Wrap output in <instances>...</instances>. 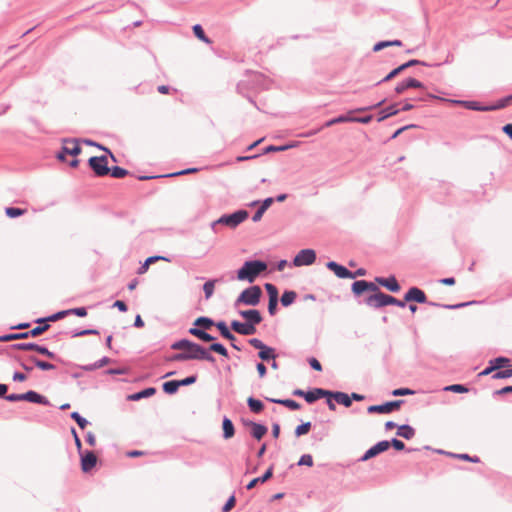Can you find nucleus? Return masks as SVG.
I'll return each mask as SVG.
<instances>
[{"label": "nucleus", "mask_w": 512, "mask_h": 512, "mask_svg": "<svg viewBox=\"0 0 512 512\" xmlns=\"http://www.w3.org/2000/svg\"><path fill=\"white\" fill-rule=\"evenodd\" d=\"M174 350H183V352L173 355L170 361H186V360H207L214 362V357L209 354L203 347L189 340H180L172 344Z\"/></svg>", "instance_id": "obj_1"}, {"label": "nucleus", "mask_w": 512, "mask_h": 512, "mask_svg": "<svg viewBox=\"0 0 512 512\" xmlns=\"http://www.w3.org/2000/svg\"><path fill=\"white\" fill-rule=\"evenodd\" d=\"M267 269V264L263 261H246L237 271V279L240 281L254 282L255 279Z\"/></svg>", "instance_id": "obj_2"}, {"label": "nucleus", "mask_w": 512, "mask_h": 512, "mask_svg": "<svg viewBox=\"0 0 512 512\" xmlns=\"http://www.w3.org/2000/svg\"><path fill=\"white\" fill-rule=\"evenodd\" d=\"M262 296V290L259 286H251L241 292L236 300V304H245L255 306L259 303Z\"/></svg>", "instance_id": "obj_3"}, {"label": "nucleus", "mask_w": 512, "mask_h": 512, "mask_svg": "<svg viewBox=\"0 0 512 512\" xmlns=\"http://www.w3.org/2000/svg\"><path fill=\"white\" fill-rule=\"evenodd\" d=\"M248 217V213L245 210H239L235 213H232L230 215H223L220 217L215 223L216 224H224L228 227L235 228L240 223H242L244 220H246Z\"/></svg>", "instance_id": "obj_4"}, {"label": "nucleus", "mask_w": 512, "mask_h": 512, "mask_svg": "<svg viewBox=\"0 0 512 512\" xmlns=\"http://www.w3.org/2000/svg\"><path fill=\"white\" fill-rule=\"evenodd\" d=\"M366 303L371 307L379 308L387 305H392V303H396V298L385 293H382L378 290L375 294L369 296L366 299Z\"/></svg>", "instance_id": "obj_5"}, {"label": "nucleus", "mask_w": 512, "mask_h": 512, "mask_svg": "<svg viewBox=\"0 0 512 512\" xmlns=\"http://www.w3.org/2000/svg\"><path fill=\"white\" fill-rule=\"evenodd\" d=\"M89 165L97 176H105L110 172L106 156L91 157Z\"/></svg>", "instance_id": "obj_6"}, {"label": "nucleus", "mask_w": 512, "mask_h": 512, "mask_svg": "<svg viewBox=\"0 0 512 512\" xmlns=\"http://www.w3.org/2000/svg\"><path fill=\"white\" fill-rule=\"evenodd\" d=\"M316 260V253L313 249H303L295 256L293 264L296 267L311 265Z\"/></svg>", "instance_id": "obj_7"}, {"label": "nucleus", "mask_w": 512, "mask_h": 512, "mask_svg": "<svg viewBox=\"0 0 512 512\" xmlns=\"http://www.w3.org/2000/svg\"><path fill=\"white\" fill-rule=\"evenodd\" d=\"M294 395L303 397L308 403H313L322 397H328L329 391L321 388H315L311 391L305 392L303 390H295Z\"/></svg>", "instance_id": "obj_8"}, {"label": "nucleus", "mask_w": 512, "mask_h": 512, "mask_svg": "<svg viewBox=\"0 0 512 512\" xmlns=\"http://www.w3.org/2000/svg\"><path fill=\"white\" fill-rule=\"evenodd\" d=\"M428 97H429V98H433V99H439V100L447 101V102L454 103V104H461V105H464V106H465L466 108H468V109H472V110H481V111H488V110H493V109L503 108V107H505L506 103L508 102V100H504L503 102H501V103H500L499 105H497V106H494V107H484V108H480V107L476 106V103H475V102L457 101V100H448V99L440 98V97L435 96V95H433V94H428Z\"/></svg>", "instance_id": "obj_9"}, {"label": "nucleus", "mask_w": 512, "mask_h": 512, "mask_svg": "<svg viewBox=\"0 0 512 512\" xmlns=\"http://www.w3.org/2000/svg\"><path fill=\"white\" fill-rule=\"evenodd\" d=\"M402 403V400H396L381 405H372L368 407L367 411L369 413L388 414L391 413L392 411L398 410Z\"/></svg>", "instance_id": "obj_10"}, {"label": "nucleus", "mask_w": 512, "mask_h": 512, "mask_svg": "<svg viewBox=\"0 0 512 512\" xmlns=\"http://www.w3.org/2000/svg\"><path fill=\"white\" fill-rule=\"evenodd\" d=\"M82 149L76 140L64 141L62 152L58 154L59 160H64L65 155L77 156L81 153Z\"/></svg>", "instance_id": "obj_11"}, {"label": "nucleus", "mask_w": 512, "mask_h": 512, "mask_svg": "<svg viewBox=\"0 0 512 512\" xmlns=\"http://www.w3.org/2000/svg\"><path fill=\"white\" fill-rule=\"evenodd\" d=\"M15 349L17 350H24V351H28V350H33V351H37L38 353L42 354V355H45L49 358H54L55 357V354L51 351H49L46 347H43V346H39L37 344H34V343H19V344H15L13 346Z\"/></svg>", "instance_id": "obj_12"}, {"label": "nucleus", "mask_w": 512, "mask_h": 512, "mask_svg": "<svg viewBox=\"0 0 512 512\" xmlns=\"http://www.w3.org/2000/svg\"><path fill=\"white\" fill-rule=\"evenodd\" d=\"M389 447H390L389 441L378 442L376 445H374L373 447H371L370 449H368L366 451V453L363 455L361 460L367 461L368 459L375 457L379 453L386 451Z\"/></svg>", "instance_id": "obj_13"}, {"label": "nucleus", "mask_w": 512, "mask_h": 512, "mask_svg": "<svg viewBox=\"0 0 512 512\" xmlns=\"http://www.w3.org/2000/svg\"><path fill=\"white\" fill-rule=\"evenodd\" d=\"M326 266L329 270L333 271L339 278H355V275H353L351 271H349L346 267L337 264L334 261L328 262Z\"/></svg>", "instance_id": "obj_14"}, {"label": "nucleus", "mask_w": 512, "mask_h": 512, "mask_svg": "<svg viewBox=\"0 0 512 512\" xmlns=\"http://www.w3.org/2000/svg\"><path fill=\"white\" fill-rule=\"evenodd\" d=\"M404 300L406 302L415 301L418 303H425L427 301V297L421 289L417 287H412L405 294Z\"/></svg>", "instance_id": "obj_15"}, {"label": "nucleus", "mask_w": 512, "mask_h": 512, "mask_svg": "<svg viewBox=\"0 0 512 512\" xmlns=\"http://www.w3.org/2000/svg\"><path fill=\"white\" fill-rule=\"evenodd\" d=\"M352 291L356 295H361L365 291H378V287L372 282H367L365 280H359V281H355L352 284Z\"/></svg>", "instance_id": "obj_16"}, {"label": "nucleus", "mask_w": 512, "mask_h": 512, "mask_svg": "<svg viewBox=\"0 0 512 512\" xmlns=\"http://www.w3.org/2000/svg\"><path fill=\"white\" fill-rule=\"evenodd\" d=\"M231 328L241 335H252L256 332V327L249 323H241L239 321H232Z\"/></svg>", "instance_id": "obj_17"}, {"label": "nucleus", "mask_w": 512, "mask_h": 512, "mask_svg": "<svg viewBox=\"0 0 512 512\" xmlns=\"http://www.w3.org/2000/svg\"><path fill=\"white\" fill-rule=\"evenodd\" d=\"M240 315L246 320V323H249L254 327L262 321L260 312L255 309L240 311Z\"/></svg>", "instance_id": "obj_18"}, {"label": "nucleus", "mask_w": 512, "mask_h": 512, "mask_svg": "<svg viewBox=\"0 0 512 512\" xmlns=\"http://www.w3.org/2000/svg\"><path fill=\"white\" fill-rule=\"evenodd\" d=\"M408 88H423V84L420 81H418L417 79L409 78V79L399 83L395 87V92L397 94H402Z\"/></svg>", "instance_id": "obj_19"}, {"label": "nucleus", "mask_w": 512, "mask_h": 512, "mask_svg": "<svg viewBox=\"0 0 512 512\" xmlns=\"http://www.w3.org/2000/svg\"><path fill=\"white\" fill-rule=\"evenodd\" d=\"M96 462V455L93 452H87L81 458V468L84 472H88L96 465Z\"/></svg>", "instance_id": "obj_20"}, {"label": "nucleus", "mask_w": 512, "mask_h": 512, "mask_svg": "<svg viewBox=\"0 0 512 512\" xmlns=\"http://www.w3.org/2000/svg\"><path fill=\"white\" fill-rule=\"evenodd\" d=\"M376 281L391 292H398L400 290V285L393 276L389 278H376Z\"/></svg>", "instance_id": "obj_21"}, {"label": "nucleus", "mask_w": 512, "mask_h": 512, "mask_svg": "<svg viewBox=\"0 0 512 512\" xmlns=\"http://www.w3.org/2000/svg\"><path fill=\"white\" fill-rule=\"evenodd\" d=\"M328 397H333V399L345 407H350L352 404L351 398L348 394L344 392H331L329 391Z\"/></svg>", "instance_id": "obj_22"}, {"label": "nucleus", "mask_w": 512, "mask_h": 512, "mask_svg": "<svg viewBox=\"0 0 512 512\" xmlns=\"http://www.w3.org/2000/svg\"><path fill=\"white\" fill-rule=\"evenodd\" d=\"M249 425L251 426V435L257 440L262 439L268 431L267 427L262 424L250 422Z\"/></svg>", "instance_id": "obj_23"}, {"label": "nucleus", "mask_w": 512, "mask_h": 512, "mask_svg": "<svg viewBox=\"0 0 512 512\" xmlns=\"http://www.w3.org/2000/svg\"><path fill=\"white\" fill-rule=\"evenodd\" d=\"M23 398L25 401H29L32 403H38V404H47L48 401L46 398L40 394H38L35 391H28L26 393H23Z\"/></svg>", "instance_id": "obj_24"}, {"label": "nucleus", "mask_w": 512, "mask_h": 512, "mask_svg": "<svg viewBox=\"0 0 512 512\" xmlns=\"http://www.w3.org/2000/svg\"><path fill=\"white\" fill-rule=\"evenodd\" d=\"M222 428H223V437L225 439H230L234 436L235 429H234V425L230 419H228V418L223 419Z\"/></svg>", "instance_id": "obj_25"}, {"label": "nucleus", "mask_w": 512, "mask_h": 512, "mask_svg": "<svg viewBox=\"0 0 512 512\" xmlns=\"http://www.w3.org/2000/svg\"><path fill=\"white\" fill-rule=\"evenodd\" d=\"M158 260L168 261V259L163 257V256H151V257H148L145 260V262L142 264V266L138 269L137 273L139 275L146 273L148 271V269H149V266L151 264H153L154 262L158 261Z\"/></svg>", "instance_id": "obj_26"}, {"label": "nucleus", "mask_w": 512, "mask_h": 512, "mask_svg": "<svg viewBox=\"0 0 512 512\" xmlns=\"http://www.w3.org/2000/svg\"><path fill=\"white\" fill-rule=\"evenodd\" d=\"M272 467H270L262 477L254 478L247 484V489H253L258 483H264L272 477Z\"/></svg>", "instance_id": "obj_27"}, {"label": "nucleus", "mask_w": 512, "mask_h": 512, "mask_svg": "<svg viewBox=\"0 0 512 512\" xmlns=\"http://www.w3.org/2000/svg\"><path fill=\"white\" fill-rule=\"evenodd\" d=\"M269 401L271 402H274V403H278V404H281L291 410H298L300 409V404L292 399H284V400H280V399H272V398H268Z\"/></svg>", "instance_id": "obj_28"}, {"label": "nucleus", "mask_w": 512, "mask_h": 512, "mask_svg": "<svg viewBox=\"0 0 512 512\" xmlns=\"http://www.w3.org/2000/svg\"><path fill=\"white\" fill-rule=\"evenodd\" d=\"M397 435L409 440L414 437L415 430L409 425H401L398 427Z\"/></svg>", "instance_id": "obj_29"}, {"label": "nucleus", "mask_w": 512, "mask_h": 512, "mask_svg": "<svg viewBox=\"0 0 512 512\" xmlns=\"http://www.w3.org/2000/svg\"><path fill=\"white\" fill-rule=\"evenodd\" d=\"M216 327L218 328V330L220 331L221 335L231 341V342H234L236 340L235 336L229 331L227 325L225 324V322H218L216 324Z\"/></svg>", "instance_id": "obj_30"}, {"label": "nucleus", "mask_w": 512, "mask_h": 512, "mask_svg": "<svg viewBox=\"0 0 512 512\" xmlns=\"http://www.w3.org/2000/svg\"><path fill=\"white\" fill-rule=\"evenodd\" d=\"M189 332L199 338L202 341L210 342L214 340V337L199 328H191Z\"/></svg>", "instance_id": "obj_31"}, {"label": "nucleus", "mask_w": 512, "mask_h": 512, "mask_svg": "<svg viewBox=\"0 0 512 512\" xmlns=\"http://www.w3.org/2000/svg\"><path fill=\"white\" fill-rule=\"evenodd\" d=\"M247 403L251 411H253L254 413H260L264 408L263 403L260 400H257L253 397H249L247 399Z\"/></svg>", "instance_id": "obj_32"}, {"label": "nucleus", "mask_w": 512, "mask_h": 512, "mask_svg": "<svg viewBox=\"0 0 512 512\" xmlns=\"http://www.w3.org/2000/svg\"><path fill=\"white\" fill-rule=\"evenodd\" d=\"M179 387H180V383H178V380L168 381V382H165L163 384V390L167 394H174V393H176L177 390L179 389Z\"/></svg>", "instance_id": "obj_33"}, {"label": "nucleus", "mask_w": 512, "mask_h": 512, "mask_svg": "<svg viewBox=\"0 0 512 512\" xmlns=\"http://www.w3.org/2000/svg\"><path fill=\"white\" fill-rule=\"evenodd\" d=\"M296 293L294 291H286L282 294L281 303L283 306H289L296 299Z\"/></svg>", "instance_id": "obj_34"}, {"label": "nucleus", "mask_w": 512, "mask_h": 512, "mask_svg": "<svg viewBox=\"0 0 512 512\" xmlns=\"http://www.w3.org/2000/svg\"><path fill=\"white\" fill-rule=\"evenodd\" d=\"M28 338V334L26 332L23 333H15V334H7L4 336H0V342H9L12 340L18 339H26Z\"/></svg>", "instance_id": "obj_35"}, {"label": "nucleus", "mask_w": 512, "mask_h": 512, "mask_svg": "<svg viewBox=\"0 0 512 512\" xmlns=\"http://www.w3.org/2000/svg\"><path fill=\"white\" fill-rule=\"evenodd\" d=\"M193 32H194L195 36L199 40H201V41H203L205 43H208V44L211 43L210 39L206 37V35L204 33V30L201 27V25H199V24L194 25L193 26Z\"/></svg>", "instance_id": "obj_36"}, {"label": "nucleus", "mask_w": 512, "mask_h": 512, "mask_svg": "<svg viewBox=\"0 0 512 512\" xmlns=\"http://www.w3.org/2000/svg\"><path fill=\"white\" fill-rule=\"evenodd\" d=\"M41 324L42 325L36 326L32 330L26 332L28 334V337L29 336H31V337L39 336L42 333L46 332L49 329V327H50L48 324H45V323L44 324L41 323Z\"/></svg>", "instance_id": "obj_37"}, {"label": "nucleus", "mask_w": 512, "mask_h": 512, "mask_svg": "<svg viewBox=\"0 0 512 512\" xmlns=\"http://www.w3.org/2000/svg\"><path fill=\"white\" fill-rule=\"evenodd\" d=\"M30 360L41 370H53L55 366L49 362L39 360L35 357H31Z\"/></svg>", "instance_id": "obj_38"}, {"label": "nucleus", "mask_w": 512, "mask_h": 512, "mask_svg": "<svg viewBox=\"0 0 512 512\" xmlns=\"http://www.w3.org/2000/svg\"><path fill=\"white\" fill-rule=\"evenodd\" d=\"M216 281L217 280H209L205 282V284L203 285V290L206 299H209L213 295Z\"/></svg>", "instance_id": "obj_39"}, {"label": "nucleus", "mask_w": 512, "mask_h": 512, "mask_svg": "<svg viewBox=\"0 0 512 512\" xmlns=\"http://www.w3.org/2000/svg\"><path fill=\"white\" fill-rule=\"evenodd\" d=\"M25 212H26L25 209H20V208H16V207H8L5 209L6 215L10 218L19 217L21 215H24Z\"/></svg>", "instance_id": "obj_40"}, {"label": "nucleus", "mask_w": 512, "mask_h": 512, "mask_svg": "<svg viewBox=\"0 0 512 512\" xmlns=\"http://www.w3.org/2000/svg\"><path fill=\"white\" fill-rule=\"evenodd\" d=\"M194 325L209 329L214 325V322L206 317H199L195 320Z\"/></svg>", "instance_id": "obj_41"}, {"label": "nucleus", "mask_w": 512, "mask_h": 512, "mask_svg": "<svg viewBox=\"0 0 512 512\" xmlns=\"http://www.w3.org/2000/svg\"><path fill=\"white\" fill-rule=\"evenodd\" d=\"M259 357L262 359V360H269L271 358H275V353H274V349L273 348H270L268 346L265 345V348L263 350H260L259 351Z\"/></svg>", "instance_id": "obj_42"}, {"label": "nucleus", "mask_w": 512, "mask_h": 512, "mask_svg": "<svg viewBox=\"0 0 512 512\" xmlns=\"http://www.w3.org/2000/svg\"><path fill=\"white\" fill-rule=\"evenodd\" d=\"M155 392H156L155 388H147V389H144L141 392L133 395L131 398L134 400H138L141 398L150 397V396L154 395Z\"/></svg>", "instance_id": "obj_43"}, {"label": "nucleus", "mask_w": 512, "mask_h": 512, "mask_svg": "<svg viewBox=\"0 0 512 512\" xmlns=\"http://www.w3.org/2000/svg\"><path fill=\"white\" fill-rule=\"evenodd\" d=\"M311 423L306 422L296 427L295 434L297 437L307 434L310 431Z\"/></svg>", "instance_id": "obj_44"}, {"label": "nucleus", "mask_w": 512, "mask_h": 512, "mask_svg": "<svg viewBox=\"0 0 512 512\" xmlns=\"http://www.w3.org/2000/svg\"><path fill=\"white\" fill-rule=\"evenodd\" d=\"M211 351L216 352L224 357L228 356L226 348L220 343H214L209 348Z\"/></svg>", "instance_id": "obj_45"}, {"label": "nucleus", "mask_w": 512, "mask_h": 512, "mask_svg": "<svg viewBox=\"0 0 512 512\" xmlns=\"http://www.w3.org/2000/svg\"><path fill=\"white\" fill-rule=\"evenodd\" d=\"M446 391H451L455 393H466L468 392V388L461 385V384H453L450 386L445 387Z\"/></svg>", "instance_id": "obj_46"}, {"label": "nucleus", "mask_w": 512, "mask_h": 512, "mask_svg": "<svg viewBox=\"0 0 512 512\" xmlns=\"http://www.w3.org/2000/svg\"><path fill=\"white\" fill-rule=\"evenodd\" d=\"M67 314H70V311H61V312H58L46 319H38L37 323H44L45 321H56V320L64 317Z\"/></svg>", "instance_id": "obj_47"}, {"label": "nucleus", "mask_w": 512, "mask_h": 512, "mask_svg": "<svg viewBox=\"0 0 512 512\" xmlns=\"http://www.w3.org/2000/svg\"><path fill=\"white\" fill-rule=\"evenodd\" d=\"M71 418L76 421V423L80 426L81 429H84L88 424L87 420L80 416L78 412H73L71 414Z\"/></svg>", "instance_id": "obj_48"}, {"label": "nucleus", "mask_w": 512, "mask_h": 512, "mask_svg": "<svg viewBox=\"0 0 512 512\" xmlns=\"http://www.w3.org/2000/svg\"><path fill=\"white\" fill-rule=\"evenodd\" d=\"M110 172L114 178H123L128 174L127 170L118 166L113 167Z\"/></svg>", "instance_id": "obj_49"}, {"label": "nucleus", "mask_w": 512, "mask_h": 512, "mask_svg": "<svg viewBox=\"0 0 512 512\" xmlns=\"http://www.w3.org/2000/svg\"><path fill=\"white\" fill-rule=\"evenodd\" d=\"M265 289L268 292L269 299H278V290L273 284L266 283Z\"/></svg>", "instance_id": "obj_50"}, {"label": "nucleus", "mask_w": 512, "mask_h": 512, "mask_svg": "<svg viewBox=\"0 0 512 512\" xmlns=\"http://www.w3.org/2000/svg\"><path fill=\"white\" fill-rule=\"evenodd\" d=\"M398 111L399 110L396 109L395 105L387 107L386 109L383 110V112H385V114H384V116H380L379 121H382V120L386 119L387 117L396 115L398 113Z\"/></svg>", "instance_id": "obj_51"}, {"label": "nucleus", "mask_w": 512, "mask_h": 512, "mask_svg": "<svg viewBox=\"0 0 512 512\" xmlns=\"http://www.w3.org/2000/svg\"><path fill=\"white\" fill-rule=\"evenodd\" d=\"M236 504V498L232 495L226 502V504L222 508V512H230Z\"/></svg>", "instance_id": "obj_52"}, {"label": "nucleus", "mask_w": 512, "mask_h": 512, "mask_svg": "<svg viewBox=\"0 0 512 512\" xmlns=\"http://www.w3.org/2000/svg\"><path fill=\"white\" fill-rule=\"evenodd\" d=\"M403 70H405V66H402L400 65L399 67L395 68L394 70H392L384 79L383 81H389L391 79H393L394 77H396L400 72H402Z\"/></svg>", "instance_id": "obj_53"}, {"label": "nucleus", "mask_w": 512, "mask_h": 512, "mask_svg": "<svg viewBox=\"0 0 512 512\" xmlns=\"http://www.w3.org/2000/svg\"><path fill=\"white\" fill-rule=\"evenodd\" d=\"M298 465H306V466H309L311 467L313 465V458L311 455L309 454H306V455H303L299 462H298Z\"/></svg>", "instance_id": "obj_54"}, {"label": "nucleus", "mask_w": 512, "mask_h": 512, "mask_svg": "<svg viewBox=\"0 0 512 512\" xmlns=\"http://www.w3.org/2000/svg\"><path fill=\"white\" fill-rule=\"evenodd\" d=\"M508 377H512V369L498 371L493 375V378H495V379L508 378Z\"/></svg>", "instance_id": "obj_55"}, {"label": "nucleus", "mask_w": 512, "mask_h": 512, "mask_svg": "<svg viewBox=\"0 0 512 512\" xmlns=\"http://www.w3.org/2000/svg\"><path fill=\"white\" fill-rule=\"evenodd\" d=\"M414 392L408 388H399V389H395L392 394L394 396H403V395H411L413 394Z\"/></svg>", "instance_id": "obj_56"}, {"label": "nucleus", "mask_w": 512, "mask_h": 512, "mask_svg": "<svg viewBox=\"0 0 512 512\" xmlns=\"http://www.w3.org/2000/svg\"><path fill=\"white\" fill-rule=\"evenodd\" d=\"M110 362V359L107 358V357H103L101 360H99L97 363H95L94 365L92 366H89L88 369L92 370V369H97V368H101L105 365H107L108 363Z\"/></svg>", "instance_id": "obj_57"}, {"label": "nucleus", "mask_w": 512, "mask_h": 512, "mask_svg": "<svg viewBox=\"0 0 512 512\" xmlns=\"http://www.w3.org/2000/svg\"><path fill=\"white\" fill-rule=\"evenodd\" d=\"M249 343L251 346H253L254 348L259 349V350H263L265 348V344L257 338L250 339Z\"/></svg>", "instance_id": "obj_58"}, {"label": "nucleus", "mask_w": 512, "mask_h": 512, "mask_svg": "<svg viewBox=\"0 0 512 512\" xmlns=\"http://www.w3.org/2000/svg\"><path fill=\"white\" fill-rule=\"evenodd\" d=\"M278 299H269L268 303V311L271 315H274L276 313Z\"/></svg>", "instance_id": "obj_59"}, {"label": "nucleus", "mask_w": 512, "mask_h": 512, "mask_svg": "<svg viewBox=\"0 0 512 512\" xmlns=\"http://www.w3.org/2000/svg\"><path fill=\"white\" fill-rule=\"evenodd\" d=\"M309 364L314 370L322 371V365L316 358H310Z\"/></svg>", "instance_id": "obj_60"}, {"label": "nucleus", "mask_w": 512, "mask_h": 512, "mask_svg": "<svg viewBox=\"0 0 512 512\" xmlns=\"http://www.w3.org/2000/svg\"><path fill=\"white\" fill-rule=\"evenodd\" d=\"M70 311V314H75L79 317H84L87 315V311L84 307H80V308H75V309H71L69 310Z\"/></svg>", "instance_id": "obj_61"}, {"label": "nucleus", "mask_w": 512, "mask_h": 512, "mask_svg": "<svg viewBox=\"0 0 512 512\" xmlns=\"http://www.w3.org/2000/svg\"><path fill=\"white\" fill-rule=\"evenodd\" d=\"M196 382V376H190L183 380H179L180 386H187Z\"/></svg>", "instance_id": "obj_62"}, {"label": "nucleus", "mask_w": 512, "mask_h": 512, "mask_svg": "<svg viewBox=\"0 0 512 512\" xmlns=\"http://www.w3.org/2000/svg\"><path fill=\"white\" fill-rule=\"evenodd\" d=\"M390 445H392L396 450H399V451H401L405 448V444L398 439H393L390 442Z\"/></svg>", "instance_id": "obj_63"}, {"label": "nucleus", "mask_w": 512, "mask_h": 512, "mask_svg": "<svg viewBox=\"0 0 512 512\" xmlns=\"http://www.w3.org/2000/svg\"><path fill=\"white\" fill-rule=\"evenodd\" d=\"M6 399L11 402L24 400L23 394H10V395L6 396Z\"/></svg>", "instance_id": "obj_64"}]
</instances>
